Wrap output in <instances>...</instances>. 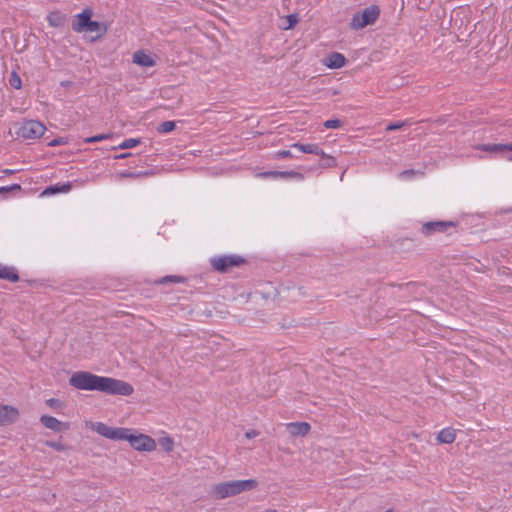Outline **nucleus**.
I'll return each mask as SVG.
<instances>
[{
	"label": "nucleus",
	"instance_id": "16",
	"mask_svg": "<svg viewBox=\"0 0 512 512\" xmlns=\"http://www.w3.org/2000/svg\"><path fill=\"white\" fill-rule=\"evenodd\" d=\"M0 279L13 283L19 281L17 269L0 263Z\"/></svg>",
	"mask_w": 512,
	"mask_h": 512
},
{
	"label": "nucleus",
	"instance_id": "43",
	"mask_svg": "<svg viewBox=\"0 0 512 512\" xmlns=\"http://www.w3.org/2000/svg\"><path fill=\"white\" fill-rule=\"evenodd\" d=\"M265 512H277L276 510H267Z\"/></svg>",
	"mask_w": 512,
	"mask_h": 512
},
{
	"label": "nucleus",
	"instance_id": "9",
	"mask_svg": "<svg viewBox=\"0 0 512 512\" xmlns=\"http://www.w3.org/2000/svg\"><path fill=\"white\" fill-rule=\"evenodd\" d=\"M19 411L10 405L0 406V425H9L17 421Z\"/></svg>",
	"mask_w": 512,
	"mask_h": 512
},
{
	"label": "nucleus",
	"instance_id": "26",
	"mask_svg": "<svg viewBox=\"0 0 512 512\" xmlns=\"http://www.w3.org/2000/svg\"><path fill=\"white\" fill-rule=\"evenodd\" d=\"M160 446L166 452H171L174 448V441L171 437H163L159 440Z\"/></svg>",
	"mask_w": 512,
	"mask_h": 512
},
{
	"label": "nucleus",
	"instance_id": "21",
	"mask_svg": "<svg viewBox=\"0 0 512 512\" xmlns=\"http://www.w3.org/2000/svg\"><path fill=\"white\" fill-rule=\"evenodd\" d=\"M185 281H186V278L183 276L168 275V276H164V277L156 280L155 284L163 285V284H167V283H184Z\"/></svg>",
	"mask_w": 512,
	"mask_h": 512
},
{
	"label": "nucleus",
	"instance_id": "41",
	"mask_svg": "<svg viewBox=\"0 0 512 512\" xmlns=\"http://www.w3.org/2000/svg\"><path fill=\"white\" fill-rule=\"evenodd\" d=\"M2 172H3L4 174H6V175H12V174H14V173H15V170H11V169H4Z\"/></svg>",
	"mask_w": 512,
	"mask_h": 512
},
{
	"label": "nucleus",
	"instance_id": "23",
	"mask_svg": "<svg viewBox=\"0 0 512 512\" xmlns=\"http://www.w3.org/2000/svg\"><path fill=\"white\" fill-rule=\"evenodd\" d=\"M319 156L322 159V162L320 164L321 167L332 168L337 165L335 158L333 156L326 154L324 151H323V154H319Z\"/></svg>",
	"mask_w": 512,
	"mask_h": 512
},
{
	"label": "nucleus",
	"instance_id": "13",
	"mask_svg": "<svg viewBox=\"0 0 512 512\" xmlns=\"http://www.w3.org/2000/svg\"><path fill=\"white\" fill-rule=\"evenodd\" d=\"M133 62L142 67H153L156 65V61L144 50H137L134 52Z\"/></svg>",
	"mask_w": 512,
	"mask_h": 512
},
{
	"label": "nucleus",
	"instance_id": "32",
	"mask_svg": "<svg viewBox=\"0 0 512 512\" xmlns=\"http://www.w3.org/2000/svg\"><path fill=\"white\" fill-rule=\"evenodd\" d=\"M405 124H406V122H405V121L396 122V123H391V124H389V125L386 127V131H394V130L401 129Z\"/></svg>",
	"mask_w": 512,
	"mask_h": 512
},
{
	"label": "nucleus",
	"instance_id": "12",
	"mask_svg": "<svg viewBox=\"0 0 512 512\" xmlns=\"http://www.w3.org/2000/svg\"><path fill=\"white\" fill-rule=\"evenodd\" d=\"M347 60L345 56L338 52H332L330 53L326 58L323 60V64L331 69H339L342 68L346 64Z\"/></svg>",
	"mask_w": 512,
	"mask_h": 512
},
{
	"label": "nucleus",
	"instance_id": "27",
	"mask_svg": "<svg viewBox=\"0 0 512 512\" xmlns=\"http://www.w3.org/2000/svg\"><path fill=\"white\" fill-rule=\"evenodd\" d=\"M9 84L15 89H20L22 87L21 78L15 71H13L9 77Z\"/></svg>",
	"mask_w": 512,
	"mask_h": 512
},
{
	"label": "nucleus",
	"instance_id": "39",
	"mask_svg": "<svg viewBox=\"0 0 512 512\" xmlns=\"http://www.w3.org/2000/svg\"><path fill=\"white\" fill-rule=\"evenodd\" d=\"M63 143L62 139L61 138H56V139H53L50 143H49V146L51 147H55V146H58V145H61Z\"/></svg>",
	"mask_w": 512,
	"mask_h": 512
},
{
	"label": "nucleus",
	"instance_id": "2",
	"mask_svg": "<svg viewBox=\"0 0 512 512\" xmlns=\"http://www.w3.org/2000/svg\"><path fill=\"white\" fill-rule=\"evenodd\" d=\"M93 430L99 435L110 440H127L137 451L151 452L156 449L155 440L145 434L133 435L131 429L122 427H111L105 423L97 422L93 425Z\"/></svg>",
	"mask_w": 512,
	"mask_h": 512
},
{
	"label": "nucleus",
	"instance_id": "34",
	"mask_svg": "<svg viewBox=\"0 0 512 512\" xmlns=\"http://www.w3.org/2000/svg\"><path fill=\"white\" fill-rule=\"evenodd\" d=\"M278 158H289L292 157V153L289 150L279 151L277 153Z\"/></svg>",
	"mask_w": 512,
	"mask_h": 512
},
{
	"label": "nucleus",
	"instance_id": "20",
	"mask_svg": "<svg viewBox=\"0 0 512 512\" xmlns=\"http://www.w3.org/2000/svg\"><path fill=\"white\" fill-rule=\"evenodd\" d=\"M259 286L261 289L258 290V293H260L264 299L268 300L276 296L277 289L271 282H263Z\"/></svg>",
	"mask_w": 512,
	"mask_h": 512
},
{
	"label": "nucleus",
	"instance_id": "17",
	"mask_svg": "<svg viewBox=\"0 0 512 512\" xmlns=\"http://www.w3.org/2000/svg\"><path fill=\"white\" fill-rule=\"evenodd\" d=\"M292 147L298 149L302 153L315 154V155L323 154V150L320 148V146L318 144H315V143H308V144L294 143L292 145Z\"/></svg>",
	"mask_w": 512,
	"mask_h": 512
},
{
	"label": "nucleus",
	"instance_id": "24",
	"mask_svg": "<svg viewBox=\"0 0 512 512\" xmlns=\"http://www.w3.org/2000/svg\"><path fill=\"white\" fill-rule=\"evenodd\" d=\"M176 127V123L174 121H164L157 127V132L160 134H167L172 132Z\"/></svg>",
	"mask_w": 512,
	"mask_h": 512
},
{
	"label": "nucleus",
	"instance_id": "18",
	"mask_svg": "<svg viewBox=\"0 0 512 512\" xmlns=\"http://www.w3.org/2000/svg\"><path fill=\"white\" fill-rule=\"evenodd\" d=\"M456 439V432L453 428L447 427L442 429L437 435V441L439 443L451 444Z\"/></svg>",
	"mask_w": 512,
	"mask_h": 512
},
{
	"label": "nucleus",
	"instance_id": "8",
	"mask_svg": "<svg viewBox=\"0 0 512 512\" xmlns=\"http://www.w3.org/2000/svg\"><path fill=\"white\" fill-rule=\"evenodd\" d=\"M458 222L455 221H430L422 225L421 232L425 236H431L435 232H446L449 228H455Z\"/></svg>",
	"mask_w": 512,
	"mask_h": 512
},
{
	"label": "nucleus",
	"instance_id": "3",
	"mask_svg": "<svg viewBox=\"0 0 512 512\" xmlns=\"http://www.w3.org/2000/svg\"><path fill=\"white\" fill-rule=\"evenodd\" d=\"M92 16L93 10L87 7L75 15L71 26L72 30L77 33L95 32L96 36L92 37V41H97L107 33L108 25L104 22L93 21Z\"/></svg>",
	"mask_w": 512,
	"mask_h": 512
},
{
	"label": "nucleus",
	"instance_id": "38",
	"mask_svg": "<svg viewBox=\"0 0 512 512\" xmlns=\"http://www.w3.org/2000/svg\"><path fill=\"white\" fill-rule=\"evenodd\" d=\"M136 174H139V178L141 177H147L154 175V172L152 170L143 171V172H136Z\"/></svg>",
	"mask_w": 512,
	"mask_h": 512
},
{
	"label": "nucleus",
	"instance_id": "4",
	"mask_svg": "<svg viewBox=\"0 0 512 512\" xmlns=\"http://www.w3.org/2000/svg\"><path fill=\"white\" fill-rule=\"evenodd\" d=\"M255 485L256 481L253 479L222 482L212 487L210 496L214 499L221 500L250 490Z\"/></svg>",
	"mask_w": 512,
	"mask_h": 512
},
{
	"label": "nucleus",
	"instance_id": "29",
	"mask_svg": "<svg viewBox=\"0 0 512 512\" xmlns=\"http://www.w3.org/2000/svg\"><path fill=\"white\" fill-rule=\"evenodd\" d=\"M21 185L19 184H12L11 186H4V187H0V194H3V195H6L8 194L9 192H12V191H21Z\"/></svg>",
	"mask_w": 512,
	"mask_h": 512
},
{
	"label": "nucleus",
	"instance_id": "42",
	"mask_svg": "<svg viewBox=\"0 0 512 512\" xmlns=\"http://www.w3.org/2000/svg\"><path fill=\"white\" fill-rule=\"evenodd\" d=\"M246 436L248 438L254 437V436H256V431L255 430H251V431L246 433Z\"/></svg>",
	"mask_w": 512,
	"mask_h": 512
},
{
	"label": "nucleus",
	"instance_id": "15",
	"mask_svg": "<svg viewBox=\"0 0 512 512\" xmlns=\"http://www.w3.org/2000/svg\"><path fill=\"white\" fill-rule=\"evenodd\" d=\"M261 177H274V178H295L298 180H303L304 176L302 173L295 172V171H271V172H264L259 174Z\"/></svg>",
	"mask_w": 512,
	"mask_h": 512
},
{
	"label": "nucleus",
	"instance_id": "11",
	"mask_svg": "<svg viewBox=\"0 0 512 512\" xmlns=\"http://www.w3.org/2000/svg\"><path fill=\"white\" fill-rule=\"evenodd\" d=\"M40 422L43 424V426L54 432H61L63 430L68 429V425L66 423H63L59 421L57 418L50 415H42L40 418Z\"/></svg>",
	"mask_w": 512,
	"mask_h": 512
},
{
	"label": "nucleus",
	"instance_id": "25",
	"mask_svg": "<svg viewBox=\"0 0 512 512\" xmlns=\"http://www.w3.org/2000/svg\"><path fill=\"white\" fill-rule=\"evenodd\" d=\"M47 20L53 27H58L62 24V16L59 12H52L48 15Z\"/></svg>",
	"mask_w": 512,
	"mask_h": 512
},
{
	"label": "nucleus",
	"instance_id": "30",
	"mask_svg": "<svg viewBox=\"0 0 512 512\" xmlns=\"http://www.w3.org/2000/svg\"><path fill=\"white\" fill-rule=\"evenodd\" d=\"M342 126V122L339 119H330L324 122V127L327 129H336Z\"/></svg>",
	"mask_w": 512,
	"mask_h": 512
},
{
	"label": "nucleus",
	"instance_id": "14",
	"mask_svg": "<svg viewBox=\"0 0 512 512\" xmlns=\"http://www.w3.org/2000/svg\"><path fill=\"white\" fill-rule=\"evenodd\" d=\"M474 149L485 152L497 153L512 151V143L509 144H479L474 146Z\"/></svg>",
	"mask_w": 512,
	"mask_h": 512
},
{
	"label": "nucleus",
	"instance_id": "33",
	"mask_svg": "<svg viewBox=\"0 0 512 512\" xmlns=\"http://www.w3.org/2000/svg\"><path fill=\"white\" fill-rule=\"evenodd\" d=\"M119 177L120 178L136 179V178H139V174H136V172H123V173L119 174Z\"/></svg>",
	"mask_w": 512,
	"mask_h": 512
},
{
	"label": "nucleus",
	"instance_id": "45",
	"mask_svg": "<svg viewBox=\"0 0 512 512\" xmlns=\"http://www.w3.org/2000/svg\"><path fill=\"white\" fill-rule=\"evenodd\" d=\"M509 161H512V155L508 158Z\"/></svg>",
	"mask_w": 512,
	"mask_h": 512
},
{
	"label": "nucleus",
	"instance_id": "7",
	"mask_svg": "<svg viewBox=\"0 0 512 512\" xmlns=\"http://www.w3.org/2000/svg\"><path fill=\"white\" fill-rule=\"evenodd\" d=\"M46 127L37 120L24 121L17 130V135L23 139L34 140L40 138Z\"/></svg>",
	"mask_w": 512,
	"mask_h": 512
},
{
	"label": "nucleus",
	"instance_id": "6",
	"mask_svg": "<svg viewBox=\"0 0 512 512\" xmlns=\"http://www.w3.org/2000/svg\"><path fill=\"white\" fill-rule=\"evenodd\" d=\"M246 263V260L239 255H221L210 259L212 268L219 273H227L233 267H239Z\"/></svg>",
	"mask_w": 512,
	"mask_h": 512
},
{
	"label": "nucleus",
	"instance_id": "36",
	"mask_svg": "<svg viewBox=\"0 0 512 512\" xmlns=\"http://www.w3.org/2000/svg\"><path fill=\"white\" fill-rule=\"evenodd\" d=\"M415 173H416V172H415L413 169H411V170H405V171H403V172L400 174V176H401V177H412V176H414V175H415Z\"/></svg>",
	"mask_w": 512,
	"mask_h": 512
},
{
	"label": "nucleus",
	"instance_id": "10",
	"mask_svg": "<svg viewBox=\"0 0 512 512\" xmlns=\"http://www.w3.org/2000/svg\"><path fill=\"white\" fill-rule=\"evenodd\" d=\"M285 428L292 437H304L311 430V426L308 422L286 423Z\"/></svg>",
	"mask_w": 512,
	"mask_h": 512
},
{
	"label": "nucleus",
	"instance_id": "22",
	"mask_svg": "<svg viewBox=\"0 0 512 512\" xmlns=\"http://www.w3.org/2000/svg\"><path fill=\"white\" fill-rule=\"evenodd\" d=\"M140 143H141V139L140 138H129V139H125L123 142H121L114 149H117V148L118 149H130V148L136 147Z\"/></svg>",
	"mask_w": 512,
	"mask_h": 512
},
{
	"label": "nucleus",
	"instance_id": "28",
	"mask_svg": "<svg viewBox=\"0 0 512 512\" xmlns=\"http://www.w3.org/2000/svg\"><path fill=\"white\" fill-rule=\"evenodd\" d=\"M108 138H110V135H108V134H99L96 136H91V137L85 138L84 142L85 143H95V142H100L102 140H106Z\"/></svg>",
	"mask_w": 512,
	"mask_h": 512
},
{
	"label": "nucleus",
	"instance_id": "19",
	"mask_svg": "<svg viewBox=\"0 0 512 512\" xmlns=\"http://www.w3.org/2000/svg\"><path fill=\"white\" fill-rule=\"evenodd\" d=\"M72 184L70 182L67 183H57L55 185L47 187L43 194H57V193H67L71 190Z\"/></svg>",
	"mask_w": 512,
	"mask_h": 512
},
{
	"label": "nucleus",
	"instance_id": "1",
	"mask_svg": "<svg viewBox=\"0 0 512 512\" xmlns=\"http://www.w3.org/2000/svg\"><path fill=\"white\" fill-rule=\"evenodd\" d=\"M69 384L80 390L100 391L111 395L130 396L134 388L128 382L110 377L98 376L86 371L72 374Z\"/></svg>",
	"mask_w": 512,
	"mask_h": 512
},
{
	"label": "nucleus",
	"instance_id": "35",
	"mask_svg": "<svg viewBox=\"0 0 512 512\" xmlns=\"http://www.w3.org/2000/svg\"><path fill=\"white\" fill-rule=\"evenodd\" d=\"M59 401L55 398H50L46 401V404L49 406V407H56L58 405Z\"/></svg>",
	"mask_w": 512,
	"mask_h": 512
},
{
	"label": "nucleus",
	"instance_id": "37",
	"mask_svg": "<svg viewBox=\"0 0 512 512\" xmlns=\"http://www.w3.org/2000/svg\"><path fill=\"white\" fill-rule=\"evenodd\" d=\"M288 22H289L288 28L292 27L297 22L296 15H294V14L289 15L288 16Z\"/></svg>",
	"mask_w": 512,
	"mask_h": 512
},
{
	"label": "nucleus",
	"instance_id": "5",
	"mask_svg": "<svg viewBox=\"0 0 512 512\" xmlns=\"http://www.w3.org/2000/svg\"><path fill=\"white\" fill-rule=\"evenodd\" d=\"M380 16V8L377 5H370L355 13L351 19L350 27L353 30H360L368 25H373Z\"/></svg>",
	"mask_w": 512,
	"mask_h": 512
},
{
	"label": "nucleus",
	"instance_id": "31",
	"mask_svg": "<svg viewBox=\"0 0 512 512\" xmlns=\"http://www.w3.org/2000/svg\"><path fill=\"white\" fill-rule=\"evenodd\" d=\"M46 445L57 450V451H64L66 450V446L62 444L61 442L57 441H47Z\"/></svg>",
	"mask_w": 512,
	"mask_h": 512
},
{
	"label": "nucleus",
	"instance_id": "44",
	"mask_svg": "<svg viewBox=\"0 0 512 512\" xmlns=\"http://www.w3.org/2000/svg\"><path fill=\"white\" fill-rule=\"evenodd\" d=\"M385 512H393V510L392 509H388Z\"/></svg>",
	"mask_w": 512,
	"mask_h": 512
},
{
	"label": "nucleus",
	"instance_id": "40",
	"mask_svg": "<svg viewBox=\"0 0 512 512\" xmlns=\"http://www.w3.org/2000/svg\"><path fill=\"white\" fill-rule=\"evenodd\" d=\"M132 154L131 153H122L120 155H117L115 158L116 159H125L127 157H130Z\"/></svg>",
	"mask_w": 512,
	"mask_h": 512
}]
</instances>
